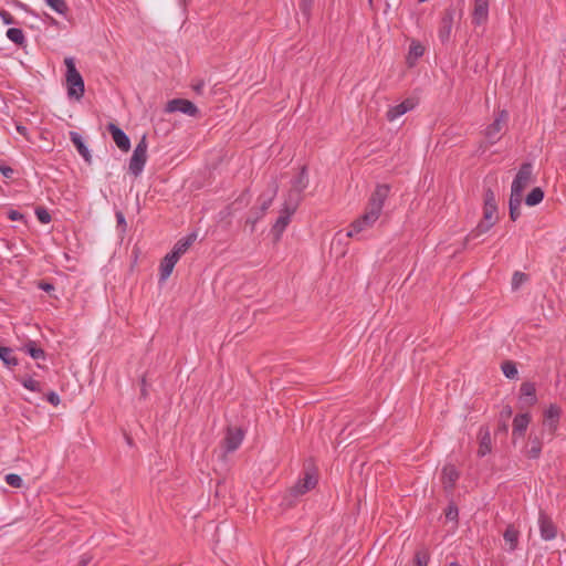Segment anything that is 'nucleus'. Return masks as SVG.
Returning <instances> with one entry per match:
<instances>
[{"label":"nucleus","instance_id":"f257e3e1","mask_svg":"<svg viewBox=\"0 0 566 566\" xmlns=\"http://www.w3.org/2000/svg\"><path fill=\"white\" fill-rule=\"evenodd\" d=\"M390 193V186L377 185L371 192L363 214L356 218V233L371 228L379 219L385 201Z\"/></svg>","mask_w":566,"mask_h":566},{"label":"nucleus","instance_id":"f03ea898","mask_svg":"<svg viewBox=\"0 0 566 566\" xmlns=\"http://www.w3.org/2000/svg\"><path fill=\"white\" fill-rule=\"evenodd\" d=\"M66 65V85L67 95L71 98L80 101L84 95V81L80 72L76 70L74 60L66 57L64 61Z\"/></svg>","mask_w":566,"mask_h":566},{"label":"nucleus","instance_id":"7ed1b4c3","mask_svg":"<svg viewBox=\"0 0 566 566\" xmlns=\"http://www.w3.org/2000/svg\"><path fill=\"white\" fill-rule=\"evenodd\" d=\"M147 137L144 135L136 145L128 164V170L135 177L140 176L144 170L145 164L147 161Z\"/></svg>","mask_w":566,"mask_h":566},{"label":"nucleus","instance_id":"20e7f679","mask_svg":"<svg viewBox=\"0 0 566 566\" xmlns=\"http://www.w3.org/2000/svg\"><path fill=\"white\" fill-rule=\"evenodd\" d=\"M533 182V166L531 163L521 165L511 187V195L523 197L524 190Z\"/></svg>","mask_w":566,"mask_h":566},{"label":"nucleus","instance_id":"39448f33","mask_svg":"<svg viewBox=\"0 0 566 566\" xmlns=\"http://www.w3.org/2000/svg\"><path fill=\"white\" fill-rule=\"evenodd\" d=\"M509 120V113L505 109L499 111L495 115L493 123H491L484 132L485 138L490 144H495L500 139V134L506 126Z\"/></svg>","mask_w":566,"mask_h":566},{"label":"nucleus","instance_id":"423d86ee","mask_svg":"<svg viewBox=\"0 0 566 566\" xmlns=\"http://www.w3.org/2000/svg\"><path fill=\"white\" fill-rule=\"evenodd\" d=\"M454 15L455 9L452 7L447 8L442 13L438 29V36L442 43H447L451 38Z\"/></svg>","mask_w":566,"mask_h":566},{"label":"nucleus","instance_id":"0eeeda50","mask_svg":"<svg viewBox=\"0 0 566 566\" xmlns=\"http://www.w3.org/2000/svg\"><path fill=\"white\" fill-rule=\"evenodd\" d=\"M165 111L167 113L180 112L191 117H197L200 113L198 107L191 101L185 98L170 99L167 103Z\"/></svg>","mask_w":566,"mask_h":566},{"label":"nucleus","instance_id":"6e6552de","mask_svg":"<svg viewBox=\"0 0 566 566\" xmlns=\"http://www.w3.org/2000/svg\"><path fill=\"white\" fill-rule=\"evenodd\" d=\"M538 527L542 539L553 541L556 538L558 528L552 517L543 510L538 513Z\"/></svg>","mask_w":566,"mask_h":566},{"label":"nucleus","instance_id":"1a4fd4ad","mask_svg":"<svg viewBox=\"0 0 566 566\" xmlns=\"http://www.w3.org/2000/svg\"><path fill=\"white\" fill-rule=\"evenodd\" d=\"M353 234L354 232L352 230L347 232L339 231L335 234L331 243V252L335 254L336 258L345 256Z\"/></svg>","mask_w":566,"mask_h":566},{"label":"nucleus","instance_id":"9d476101","mask_svg":"<svg viewBox=\"0 0 566 566\" xmlns=\"http://www.w3.org/2000/svg\"><path fill=\"white\" fill-rule=\"evenodd\" d=\"M317 484V478L314 472L306 471L303 479L298 480L289 492L292 496L297 497L311 491Z\"/></svg>","mask_w":566,"mask_h":566},{"label":"nucleus","instance_id":"9b49d317","mask_svg":"<svg viewBox=\"0 0 566 566\" xmlns=\"http://www.w3.org/2000/svg\"><path fill=\"white\" fill-rule=\"evenodd\" d=\"M244 432L241 428L228 427L223 439V448L226 452L235 451L243 441Z\"/></svg>","mask_w":566,"mask_h":566},{"label":"nucleus","instance_id":"f8f14e48","mask_svg":"<svg viewBox=\"0 0 566 566\" xmlns=\"http://www.w3.org/2000/svg\"><path fill=\"white\" fill-rule=\"evenodd\" d=\"M107 130L112 135V138L116 146L122 151H128L130 149V139L122 128H119L114 123H109L107 125Z\"/></svg>","mask_w":566,"mask_h":566},{"label":"nucleus","instance_id":"ddd939ff","mask_svg":"<svg viewBox=\"0 0 566 566\" xmlns=\"http://www.w3.org/2000/svg\"><path fill=\"white\" fill-rule=\"evenodd\" d=\"M489 20V0H474L472 11V23L483 25Z\"/></svg>","mask_w":566,"mask_h":566},{"label":"nucleus","instance_id":"4468645a","mask_svg":"<svg viewBox=\"0 0 566 566\" xmlns=\"http://www.w3.org/2000/svg\"><path fill=\"white\" fill-rule=\"evenodd\" d=\"M294 214V211H289L285 208H282L280 211V216L276 219L275 223L272 227V233L274 237V241L277 242L281 239L282 233L285 228L290 223L291 217Z\"/></svg>","mask_w":566,"mask_h":566},{"label":"nucleus","instance_id":"2eb2a0df","mask_svg":"<svg viewBox=\"0 0 566 566\" xmlns=\"http://www.w3.org/2000/svg\"><path fill=\"white\" fill-rule=\"evenodd\" d=\"M459 476H460V472L457 470V468L453 464H446L441 471V481H442L443 488L447 491H452Z\"/></svg>","mask_w":566,"mask_h":566},{"label":"nucleus","instance_id":"dca6fc26","mask_svg":"<svg viewBox=\"0 0 566 566\" xmlns=\"http://www.w3.org/2000/svg\"><path fill=\"white\" fill-rule=\"evenodd\" d=\"M478 438H479L478 455L480 458H483L492 451L491 433H490L489 427L482 426L479 430Z\"/></svg>","mask_w":566,"mask_h":566},{"label":"nucleus","instance_id":"f3484780","mask_svg":"<svg viewBox=\"0 0 566 566\" xmlns=\"http://www.w3.org/2000/svg\"><path fill=\"white\" fill-rule=\"evenodd\" d=\"M415 106H416L415 101L412 98H407L403 102H401L400 104L390 107L387 111L386 117L389 122H392V120L397 119L398 117L402 116L403 114H406L407 112L413 109Z\"/></svg>","mask_w":566,"mask_h":566},{"label":"nucleus","instance_id":"a211bd4d","mask_svg":"<svg viewBox=\"0 0 566 566\" xmlns=\"http://www.w3.org/2000/svg\"><path fill=\"white\" fill-rule=\"evenodd\" d=\"M249 191H243L231 205H229L222 212L224 217L234 214L237 211L245 208L250 203Z\"/></svg>","mask_w":566,"mask_h":566},{"label":"nucleus","instance_id":"6ab92c4d","mask_svg":"<svg viewBox=\"0 0 566 566\" xmlns=\"http://www.w3.org/2000/svg\"><path fill=\"white\" fill-rule=\"evenodd\" d=\"M531 422V416L528 413H518L513 420V437H523L528 424Z\"/></svg>","mask_w":566,"mask_h":566},{"label":"nucleus","instance_id":"aec40b11","mask_svg":"<svg viewBox=\"0 0 566 566\" xmlns=\"http://www.w3.org/2000/svg\"><path fill=\"white\" fill-rule=\"evenodd\" d=\"M353 434V429L348 426H346L336 438V450H339L340 453L347 451V453H350V450H347L353 441L350 440V437Z\"/></svg>","mask_w":566,"mask_h":566},{"label":"nucleus","instance_id":"412c9836","mask_svg":"<svg viewBox=\"0 0 566 566\" xmlns=\"http://www.w3.org/2000/svg\"><path fill=\"white\" fill-rule=\"evenodd\" d=\"M559 417L560 409L555 405H551L545 411L544 426H547L552 433H554L557 429Z\"/></svg>","mask_w":566,"mask_h":566},{"label":"nucleus","instance_id":"4be33fe9","mask_svg":"<svg viewBox=\"0 0 566 566\" xmlns=\"http://www.w3.org/2000/svg\"><path fill=\"white\" fill-rule=\"evenodd\" d=\"M70 139L77 149L78 154L84 158L86 163H91V154L86 145L84 144L82 136L76 132H70Z\"/></svg>","mask_w":566,"mask_h":566},{"label":"nucleus","instance_id":"5701e85b","mask_svg":"<svg viewBox=\"0 0 566 566\" xmlns=\"http://www.w3.org/2000/svg\"><path fill=\"white\" fill-rule=\"evenodd\" d=\"M303 192L301 191H297V190H293V189H289L287 191V195L284 199V203H283V207L282 208H285L287 209L289 211H296L298 205L301 203L302 199H303V196H302Z\"/></svg>","mask_w":566,"mask_h":566},{"label":"nucleus","instance_id":"b1692460","mask_svg":"<svg viewBox=\"0 0 566 566\" xmlns=\"http://www.w3.org/2000/svg\"><path fill=\"white\" fill-rule=\"evenodd\" d=\"M518 537L520 532L513 525H509L503 533V539L509 546L507 551L513 552L517 548Z\"/></svg>","mask_w":566,"mask_h":566},{"label":"nucleus","instance_id":"393cba45","mask_svg":"<svg viewBox=\"0 0 566 566\" xmlns=\"http://www.w3.org/2000/svg\"><path fill=\"white\" fill-rule=\"evenodd\" d=\"M307 186H308L307 169L305 166H303L301 168L300 172L297 174V176H295L292 179L291 189L303 192L307 188Z\"/></svg>","mask_w":566,"mask_h":566},{"label":"nucleus","instance_id":"a878e982","mask_svg":"<svg viewBox=\"0 0 566 566\" xmlns=\"http://www.w3.org/2000/svg\"><path fill=\"white\" fill-rule=\"evenodd\" d=\"M493 226L494 223L492 222L481 220L478 226L465 237V242L468 243L469 241L486 233Z\"/></svg>","mask_w":566,"mask_h":566},{"label":"nucleus","instance_id":"bb28decb","mask_svg":"<svg viewBox=\"0 0 566 566\" xmlns=\"http://www.w3.org/2000/svg\"><path fill=\"white\" fill-rule=\"evenodd\" d=\"M522 201L523 197L510 195L509 208L510 218L512 221H516L520 218Z\"/></svg>","mask_w":566,"mask_h":566},{"label":"nucleus","instance_id":"cd10ccee","mask_svg":"<svg viewBox=\"0 0 566 566\" xmlns=\"http://www.w3.org/2000/svg\"><path fill=\"white\" fill-rule=\"evenodd\" d=\"M277 184L274 182L273 184V189L271 191V193L269 196H264L262 195L260 197V207L259 208H255L256 210H259L261 212V214H264L265 211L270 208V206L272 205L275 196H276V192H277Z\"/></svg>","mask_w":566,"mask_h":566},{"label":"nucleus","instance_id":"c85d7f7f","mask_svg":"<svg viewBox=\"0 0 566 566\" xmlns=\"http://www.w3.org/2000/svg\"><path fill=\"white\" fill-rule=\"evenodd\" d=\"M521 397L525 398L530 405L536 402V389L532 382H523L521 385Z\"/></svg>","mask_w":566,"mask_h":566},{"label":"nucleus","instance_id":"c756f323","mask_svg":"<svg viewBox=\"0 0 566 566\" xmlns=\"http://www.w3.org/2000/svg\"><path fill=\"white\" fill-rule=\"evenodd\" d=\"M22 349L28 353L33 359H43L45 358V352L38 347L34 340H29L24 344Z\"/></svg>","mask_w":566,"mask_h":566},{"label":"nucleus","instance_id":"7c9ffc66","mask_svg":"<svg viewBox=\"0 0 566 566\" xmlns=\"http://www.w3.org/2000/svg\"><path fill=\"white\" fill-rule=\"evenodd\" d=\"M0 359L3 361V364L8 367H14L18 365V359L13 355V352L9 347H0Z\"/></svg>","mask_w":566,"mask_h":566},{"label":"nucleus","instance_id":"2f4dec72","mask_svg":"<svg viewBox=\"0 0 566 566\" xmlns=\"http://www.w3.org/2000/svg\"><path fill=\"white\" fill-rule=\"evenodd\" d=\"M197 235L196 233H190L187 237L180 239L174 247L176 251H178L179 255H182L190 245L195 242Z\"/></svg>","mask_w":566,"mask_h":566},{"label":"nucleus","instance_id":"473e14b6","mask_svg":"<svg viewBox=\"0 0 566 566\" xmlns=\"http://www.w3.org/2000/svg\"><path fill=\"white\" fill-rule=\"evenodd\" d=\"M544 199V191L539 187H535L532 191L526 196L525 203L530 207L536 206L541 203Z\"/></svg>","mask_w":566,"mask_h":566},{"label":"nucleus","instance_id":"72a5a7b5","mask_svg":"<svg viewBox=\"0 0 566 566\" xmlns=\"http://www.w3.org/2000/svg\"><path fill=\"white\" fill-rule=\"evenodd\" d=\"M7 38L17 45L23 46L25 44V36L21 29L10 28L7 31Z\"/></svg>","mask_w":566,"mask_h":566},{"label":"nucleus","instance_id":"f704fd0d","mask_svg":"<svg viewBox=\"0 0 566 566\" xmlns=\"http://www.w3.org/2000/svg\"><path fill=\"white\" fill-rule=\"evenodd\" d=\"M531 447L526 450V457L537 459L542 452V442L537 437L530 439Z\"/></svg>","mask_w":566,"mask_h":566},{"label":"nucleus","instance_id":"c9c22d12","mask_svg":"<svg viewBox=\"0 0 566 566\" xmlns=\"http://www.w3.org/2000/svg\"><path fill=\"white\" fill-rule=\"evenodd\" d=\"M175 265H176V262H174V260H170L167 256H165L163 259V261L160 263V280L161 281H166L170 276Z\"/></svg>","mask_w":566,"mask_h":566},{"label":"nucleus","instance_id":"e433bc0d","mask_svg":"<svg viewBox=\"0 0 566 566\" xmlns=\"http://www.w3.org/2000/svg\"><path fill=\"white\" fill-rule=\"evenodd\" d=\"M45 3L59 14L65 15L69 11V6L65 0H44Z\"/></svg>","mask_w":566,"mask_h":566},{"label":"nucleus","instance_id":"4c0bfd02","mask_svg":"<svg viewBox=\"0 0 566 566\" xmlns=\"http://www.w3.org/2000/svg\"><path fill=\"white\" fill-rule=\"evenodd\" d=\"M430 559L429 552L424 548L418 549L413 556L412 566H427Z\"/></svg>","mask_w":566,"mask_h":566},{"label":"nucleus","instance_id":"58836bf2","mask_svg":"<svg viewBox=\"0 0 566 566\" xmlns=\"http://www.w3.org/2000/svg\"><path fill=\"white\" fill-rule=\"evenodd\" d=\"M496 211L497 206L496 205H489L483 207V219L484 221H489L492 223L496 222Z\"/></svg>","mask_w":566,"mask_h":566},{"label":"nucleus","instance_id":"ea45409f","mask_svg":"<svg viewBox=\"0 0 566 566\" xmlns=\"http://www.w3.org/2000/svg\"><path fill=\"white\" fill-rule=\"evenodd\" d=\"M502 371L505 375V377L511 379L517 375L516 365L511 360H506L502 364Z\"/></svg>","mask_w":566,"mask_h":566},{"label":"nucleus","instance_id":"a19ab883","mask_svg":"<svg viewBox=\"0 0 566 566\" xmlns=\"http://www.w3.org/2000/svg\"><path fill=\"white\" fill-rule=\"evenodd\" d=\"M528 280V276L520 271L514 272L512 277V289L517 290L523 283Z\"/></svg>","mask_w":566,"mask_h":566},{"label":"nucleus","instance_id":"79ce46f5","mask_svg":"<svg viewBox=\"0 0 566 566\" xmlns=\"http://www.w3.org/2000/svg\"><path fill=\"white\" fill-rule=\"evenodd\" d=\"M6 482L12 488H21L23 483L22 478L15 473L7 474Z\"/></svg>","mask_w":566,"mask_h":566},{"label":"nucleus","instance_id":"37998d69","mask_svg":"<svg viewBox=\"0 0 566 566\" xmlns=\"http://www.w3.org/2000/svg\"><path fill=\"white\" fill-rule=\"evenodd\" d=\"M263 217V214H261V212L256 209H252L250 211V216L247 218V221L245 223L251 226V231L254 230V226L255 223Z\"/></svg>","mask_w":566,"mask_h":566},{"label":"nucleus","instance_id":"c03bdc74","mask_svg":"<svg viewBox=\"0 0 566 566\" xmlns=\"http://www.w3.org/2000/svg\"><path fill=\"white\" fill-rule=\"evenodd\" d=\"M35 216L41 223H49L51 221V214L43 207H38L35 209Z\"/></svg>","mask_w":566,"mask_h":566},{"label":"nucleus","instance_id":"a18cd8bd","mask_svg":"<svg viewBox=\"0 0 566 566\" xmlns=\"http://www.w3.org/2000/svg\"><path fill=\"white\" fill-rule=\"evenodd\" d=\"M22 385L24 388H27L31 391H40V382L32 378H28V379L23 380Z\"/></svg>","mask_w":566,"mask_h":566},{"label":"nucleus","instance_id":"49530a36","mask_svg":"<svg viewBox=\"0 0 566 566\" xmlns=\"http://www.w3.org/2000/svg\"><path fill=\"white\" fill-rule=\"evenodd\" d=\"M458 515V507L454 504H450L446 510V517L450 521H457Z\"/></svg>","mask_w":566,"mask_h":566},{"label":"nucleus","instance_id":"de8ad7c7","mask_svg":"<svg viewBox=\"0 0 566 566\" xmlns=\"http://www.w3.org/2000/svg\"><path fill=\"white\" fill-rule=\"evenodd\" d=\"M496 205L495 195L491 188L484 191V206Z\"/></svg>","mask_w":566,"mask_h":566},{"label":"nucleus","instance_id":"09e8293b","mask_svg":"<svg viewBox=\"0 0 566 566\" xmlns=\"http://www.w3.org/2000/svg\"><path fill=\"white\" fill-rule=\"evenodd\" d=\"M115 217H116V221H117V227L120 228V230L123 232H125L127 223H126L124 213L122 211H116Z\"/></svg>","mask_w":566,"mask_h":566},{"label":"nucleus","instance_id":"8fccbe9b","mask_svg":"<svg viewBox=\"0 0 566 566\" xmlns=\"http://www.w3.org/2000/svg\"><path fill=\"white\" fill-rule=\"evenodd\" d=\"M0 18L2 19L4 24H14L15 20L12 14L6 10H0Z\"/></svg>","mask_w":566,"mask_h":566},{"label":"nucleus","instance_id":"3c124183","mask_svg":"<svg viewBox=\"0 0 566 566\" xmlns=\"http://www.w3.org/2000/svg\"><path fill=\"white\" fill-rule=\"evenodd\" d=\"M312 4H313V0H301V2H300V9H301V11H302L305 15H308V14H310V11H311V8H312Z\"/></svg>","mask_w":566,"mask_h":566},{"label":"nucleus","instance_id":"603ef678","mask_svg":"<svg viewBox=\"0 0 566 566\" xmlns=\"http://www.w3.org/2000/svg\"><path fill=\"white\" fill-rule=\"evenodd\" d=\"M424 49L421 44H412L410 46V54H412L415 57H420L423 55Z\"/></svg>","mask_w":566,"mask_h":566},{"label":"nucleus","instance_id":"864d4df0","mask_svg":"<svg viewBox=\"0 0 566 566\" xmlns=\"http://www.w3.org/2000/svg\"><path fill=\"white\" fill-rule=\"evenodd\" d=\"M46 400L53 405V406H57L60 403V397L56 392L54 391H50L48 395H46Z\"/></svg>","mask_w":566,"mask_h":566},{"label":"nucleus","instance_id":"5fc2aeb1","mask_svg":"<svg viewBox=\"0 0 566 566\" xmlns=\"http://www.w3.org/2000/svg\"><path fill=\"white\" fill-rule=\"evenodd\" d=\"M8 218L12 221H18V220H23L24 217L18 210L11 209L8 211Z\"/></svg>","mask_w":566,"mask_h":566},{"label":"nucleus","instance_id":"6e6d98bb","mask_svg":"<svg viewBox=\"0 0 566 566\" xmlns=\"http://www.w3.org/2000/svg\"><path fill=\"white\" fill-rule=\"evenodd\" d=\"M0 172L6 177V178H11L12 175H13V169L9 166H6V165H0Z\"/></svg>","mask_w":566,"mask_h":566},{"label":"nucleus","instance_id":"4d7b16f0","mask_svg":"<svg viewBox=\"0 0 566 566\" xmlns=\"http://www.w3.org/2000/svg\"><path fill=\"white\" fill-rule=\"evenodd\" d=\"M203 87H205V82L203 81H198L197 83H195L192 85V88L193 91L197 93V94H202L203 92Z\"/></svg>","mask_w":566,"mask_h":566},{"label":"nucleus","instance_id":"13d9d810","mask_svg":"<svg viewBox=\"0 0 566 566\" xmlns=\"http://www.w3.org/2000/svg\"><path fill=\"white\" fill-rule=\"evenodd\" d=\"M512 415V408L510 406H505L503 408V410L501 411V417L506 420L511 417Z\"/></svg>","mask_w":566,"mask_h":566},{"label":"nucleus","instance_id":"bf43d9fd","mask_svg":"<svg viewBox=\"0 0 566 566\" xmlns=\"http://www.w3.org/2000/svg\"><path fill=\"white\" fill-rule=\"evenodd\" d=\"M39 287L45 292H50V291L54 290V286L48 282H40Z\"/></svg>","mask_w":566,"mask_h":566},{"label":"nucleus","instance_id":"052dcab7","mask_svg":"<svg viewBox=\"0 0 566 566\" xmlns=\"http://www.w3.org/2000/svg\"><path fill=\"white\" fill-rule=\"evenodd\" d=\"M166 256L169 258L170 260H174V262L177 263L181 255H179L178 251L172 249L171 252L168 253Z\"/></svg>","mask_w":566,"mask_h":566},{"label":"nucleus","instance_id":"680f3d73","mask_svg":"<svg viewBox=\"0 0 566 566\" xmlns=\"http://www.w3.org/2000/svg\"><path fill=\"white\" fill-rule=\"evenodd\" d=\"M140 386H142L140 395H142L143 398H146L147 397V389H146V378L145 377L142 378Z\"/></svg>","mask_w":566,"mask_h":566},{"label":"nucleus","instance_id":"e2e57ef3","mask_svg":"<svg viewBox=\"0 0 566 566\" xmlns=\"http://www.w3.org/2000/svg\"><path fill=\"white\" fill-rule=\"evenodd\" d=\"M507 429H509V426L505 420L499 423V427H497L499 431L506 432Z\"/></svg>","mask_w":566,"mask_h":566},{"label":"nucleus","instance_id":"0e129e2a","mask_svg":"<svg viewBox=\"0 0 566 566\" xmlns=\"http://www.w3.org/2000/svg\"><path fill=\"white\" fill-rule=\"evenodd\" d=\"M17 130L19 134L27 137V127L25 126L17 125Z\"/></svg>","mask_w":566,"mask_h":566},{"label":"nucleus","instance_id":"69168bd1","mask_svg":"<svg viewBox=\"0 0 566 566\" xmlns=\"http://www.w3.org/2000/svg\"><path fill=\"white\" fill-rule=\"evenodd\" d=\"M448 566H460V564L458 562H451L448 564Z\"/></svg>","mask_w":566,"mask_h":566},{"label":"nucleus","instance_id":"338daca9","mask_svg":"<svg viewBox=\"0 0 566 566\" xmlns=\"http://www.w3.org/2000/svg\"><path fill=\"white\" fill-rule=\"evenodd\" d=\"M419 2H424L426 0H418Z\"/></svg>","mask_w":566,"mask_h":566},{"label":"nucleus","instance_id":"774afa93","mask_svg":"<svg viewBox=\"0 0 566 566\" xmlns=\"http://www.w3.org/2000/svg\"><path fill=\"white\" fill-rule=\"evenodd\" d=\"M368 1H369V3L371 4L373 0H368Z\"/></svg>","mask_w":566,"mask_h":566}]
</instances>
